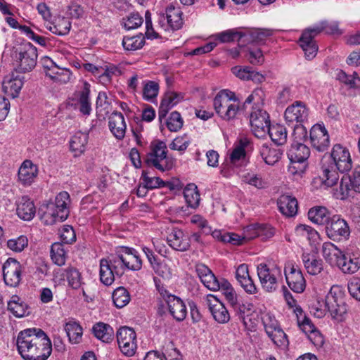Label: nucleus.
<instances>
[{"mask_svg": "<svg viewBox=\"0 0 360 360\" xmlns=\"http://www.w3.org/2000/svg\"><path fill=\"white\" fill-rule=\"evenodd\" d=\"M142 184H145L148 189H154L165 186V182L160 177H150L146 171L141 175Z\"/></svg>", "mask_w": 360, "mask_h": 360, "instance_id": "obj_63", "label": "nucleus"}, {"mask_svg": "<svg viewBox=\"0 0 360 360\" xmlns=\"http://www.w3.org/2000/svg\"><path fill=\"white\" fill-rule=\"evenodd\" d=\"M332 216L326 207L321 206L314 207L308 212V217L313 223L318 225H325L326 226Z\"/></svg>", "mask_w": 360, "mask_h": 360, "instance_id": "obj_36", "label": "nucleus"}, {"mask_svg": "<svg viewBox=\"0 0 360 360\" xmlns=\"http://www.w3.org/2000/svg\"><path fill=\"white\" fill-rule=\"evenodd\" d=\"M310 311L316 317L323 318L328 312L334 321H344L347 316V306L344 302L341 291L338 287H332L324 299H317L310 307Z\"/></svg>", "mask_w": 360, "mask_h": 360, "instance_id": "obj_2", "label": "nucleus"}, {"mask_svg": "<svg viewBox=\"0 0 360 360\" xmlns=\"http://www.w3.org/2000/svg\"><path fill=\"white\" fill-rule=\"evenodd\" d=\"M142 97L143 100L155 103L157 101V97L160 90L159 84L152 80H145L142 83Z\"/></svg>", "mask_w": 360, "mask_h": 360, "instance_id": "obj_44", "label": "nucleus"}, {"mask_svg": "<svg viewBox=\"0 0 360 360\" xmlns=\"http://www.w3.org/2000/svg\"><path fill=\"white\" fill-rule=\"evenodd\" d=\"M89 134L82 131L76 132L70 141V148L75 156H79L86 150Z\"/></svg>", "mask_w": 360, "mask_h": 360, "instance_id": "obj_37", "label": "nucleus"}, {"mask_svg": "<svg viewBox=\"0 0 360 360\" xmlns=\"http://www.w3.org/2000/svg\"><path fill=\"white\" fill-rule=\"evenodd\" d=\"M266 133L271 137L272 141L276 145H283L287 141V131L284 126L281 124H275L269 126Z\"/></svg>", "mask_w": 360, "mask_h": 360, "instance_id": "obj_46", "label": "nucleus"}, {"mask_svg": "<svg viewBox=\"0 0 360 360\" xmlns=\"http://www.w3.org/2000/svg\"><path fill=\"white\" fill-rule=\"evenodd\" d=\"M16 212L20 219L30 221L35 216L36 207L27 196H22L17 202Z\"/></svg>", "mask_w": 360, "mask_h": 360, "instance_id": "obj_32", "label": "nucleus"}, {"mask_svg": "<svg viewBox=\"0 0 360 360\" xmlns=\"http://www.w3.org/2000/svg\"><path fill=\"white\" fill-rule=\"evenodd\" d=\"M126 269L139 271L142 267V260L139 252L134 248L126 246L119 247Z\"/></svg>", "mask_w": 360, "mask_h": 360, "instance_id": "obj_27", "label": "nucleus"}, {"mask_svg": "<svg viewBox=\"0 0 360 360\" xmlns=\"http://www.w3.org/2000/svg\"><path fill=\"white\" fill-rule=\"evenodd\" d=\"M274 31L263 28H246L243 31V42L263 44L272 36Z\"/></svg>", "mask_w": 360, "mask_h": 360, "instance_id": "obj_25", "label": "nucleus"}, {"mask_svg": "<svg viewBox=\"0 0 360 360\" xmlns=\"http://www.w3.org/2000/svg\"><path fill=\"white\" fill-rule=\"evenodd\" d=\"M356 193H360V166L355 167L352 176H342L335 195L337 198L346 200Z\"/></svg>", "mask_w": 360, "mask_h": 360, "instance_id": "obj_10", "label": "nucleus"}, {"mask_svg": "<svg viewBox=\"0 0 360 360\" xmlns=\"http://www.w3.org/2000/svg\"><path fill=\"white\" fill-rule=\"evenodd\" d=\"M159 292L173 318L178 321L184 320L186 317L187 309L183 300L164 288L160 289Z\"/></svg>", "mask_w": 360, "mask_h": 360, "instance_id": "obj_14", "label": "nucleus"}, {"mask_svg": "<svg viewBox=\"0 0 360 360\" xmlns=\"http://www.w3.org/2000/svg\"><path fill=\"white\" fill-rule=\"evenodd\" d=\"M68 285L72 289H79L84 284L81 273L75 267L69 266L64 270Z\"/></svg>", "mask_w": 360, "mask_h": 360, "instance_id": "obj_48", "label": "nucleus"}, {"mask_svg": "<svg viewBox=\"0 0 360 360\" xmlns=\"http://www.w3.org/2000/svg\"><path fill=\"white\" fill-rule=\"evenodd\" d=\"M291 165L289 172L294 175L302 176L307 166L310 156V149L302 143H292L287 153Z\"/></svg>", "mask_w": 360, "mask_h": 360, "instance_id": "obj_8", "label": "nucleus"}, {"mask_svg": "<svg viewBox=\"0 0 360 360\" xmlns=\"http://www.w3.org/2000/svg\"><path fill=\"white\" fill-rule=\"evenodd\" d=\"M240 108V103L238 99H236L223 108L219 117L225 121L233 120L238 114Z\"/></svg>", "mask_w": 360, "mask_h": 360, "instance_id": "obj_53", "label": "nucleus"}, {"mask_svg": "<svg viewBox=\"0 0 360 360\" xmlns=\"http://www.w3.org/2000/svg\"><path fill=\"white\" fill-rule=\"evenodd\" d=\"M65 330L70 343L79 344L81 342L83 329L78 322L75 321H68L65 325Z\"/></svg>", "mask_w": 360, "mask_h": 360, "instance_id": "obj_41", "label": "nucleus"}, {"mask_svg": "<svg viewBox=\"0 0 360 360\" xmlns=\"http://www.w3.org/2000/svg\"><path fill=\"white\" fill-rule=\"evenodd\" d=\"M293 127L292 134V143H302L307 138V130L304 124H296Z\"/></svg>", "mask_w": 360, "mask_h": 360, "instance_id": "obj_64", "label": "nucleus"}, {"mask_svg": "<svg viewBox=\"0 0 360 360\" xmlns=\"http://www.w3.org/2000/svg\"><path fill=\"white\" fill-rule=\"evenodd\" d=\"M37 49L30 42L22 44L15 49L12 58L15 70L21 73L32 71L37 65Z\"/></svg>", "mask_w": 360, "mask_h": 360, "instance_id": "obj_6", "label": "nucleus"}, {"mask_svg": "<svg viewBox=\"0 0 360 360\" xmlns=\"http://www.w3.org/2000/svg\"><path fill=\"white\" fill-rule=\"evenodd\" d=\"M184 121L179 112L177 111L172 112L168 119L166 124L170 131L176 132L181 129Z\"/></svg>", "mask_w": 360, "mask_h": 360, "instance_id": "obj_59", "label": "nucleus"}, {"mask_svg": "<svg viewBox=\"0 0 360 360\" xmlns=\"http://www.w3.org/2000/svg\"><path fill=\"white\" fill-rule=\"evenodd\" d=\"M50 255L55 264L61 266L65 264L68 255L63 243H54L51 247Z\"/></svg>", "mask_w": 360, "mask_h": 360, "instance_id": "obj_45", "label": "nucleus"}, {"mask_svg": "<svg viewBox=\"0 0 360 360\" xmlns=\"http://www.w3.org/2000/svg\"><path fill=\"white\" fill-rule=\"evenodd\" d=\"M27 245L28 240L25 236H20L16 238L10 239L7 241L8 248L16 252H22Z\"/></svg>", "mask_w": 360, "mask_h": 360, "instance_id": "obj_61", "label": "nucleus"}, {"mask_svg": "<svg viewBox=\"0 0 360 360\" xmlns=\"http://www.w3.org/2000/svg\"><path fill=\"white\" fill-rule=\"evenodd\" d=\"M116 336L121 352L127 356H132L137 349L136 334L134 330L122 326L117 331Z\"/></svg>", "mask_w": 360, "mask_h": 360, "instance_id": "obj_12", "label": "nucleus"}, {"mask_svg": "<svg viewBox=\"0 0 360 360\" xmlns=\"http://www.w3.org/2000/svg\"><path fill=\"white\" fill-rule=\"evenodd\" d=\"M184 195L186 203L190 207L196 208L199 206L200 196L195 184H188L184 190Z\"/></svg>", "mask_w": 360, "mask_h": 360, "instance_id": "obj_47", "label": "nucleus"}, {"mask_svg": "<svg viewBox=\"0 0 360 360\" xmlns=\"http://www.w3.org/2000/svg\"><path fill=\"white\" fill-rule=\"evenodd\" d=\"M330 163L336 166L341 173L349 172L352 167V160L349 148L342 144H335L330 151Z\"/></svg>", "mask_w": 360, "mask_h": 360, "instance_id": "obj_15", "label": "nucleus"}, {"mask_svg": "<svg viewBox=\"0 0 360 360\" xmlns=\"http://www.w3.org/2000/svg\"><path fill=\"white\" fill-rule=\"evenodd\" d=\"M282 150L272 144L263 143L259 148V155L266 165H274L282 156Z\"/></svg>", "mask_w": 360, "mask_h": 360, "instance_id": "obj_33", "label": "nucleus"}, {"mask_svg": "<svg viewBox=\"0 0 360 360\" xmlns=\"http://www.w3.org/2000/svg\"><path fill=\"white\" fill-rule=\"evenodd\" d=\"M336 79L349 88L354 89L360 86V79L355 72L352 75H347L345 71L340 70L336 73Z\"/></svg>", "mask_w": 360, "mask_h": 360, "instance_id": "obj_51", "label": "nucleus"}, {"mask_svg": "<svg viewBox=\"0 0 360 360\" xmlns=\"http://www.w3.org/2000/svg\"><path fill=\"white\" fill-rule=\"evenodd\" d=\"M328 237L334 241H341L349 238L350 229L348 223L339 214H333L326 226Z\"/></svg>", "mask_w": 360, "mask_h": 360, "instance_id": "obj_13", "label": "nucleus"}, {"mask_svg": "<svg viewBox=\"0 0 360 360\" xmlns=\"http://www.w3.org/2000/svg\"><path fill=\"white\" fill-rule=\"evenodd\" d=\"M309 139L311 146L317 151L323 152L329 147V134L323 124H316L311 127Z\"/></svg>", "mask_w": 360, "mask_h": 360, "instance_id": "obj_20", "label": "nucleus"}, {"mask_svg": "<svg viewBox=\"0 0 360 360\" xmlns=\"http://www.w3.org/2000/svg\"><path fill=\"white\" fill-rule=\"evenodd\" d=\"M159 23L165 30H177L183 25L182 11L179 7L169 5L159 17Z\"/></svg>", "mask_w": 360, "mask_h": 360, "instance_id": "obj_18", "label": "nucleus"}, {"mask_svg": "<svg viewBox=\"0 0 360 360\" xmlns=\"http://www.w3.org/2000/svg\"><path fill=\"white\" fill-rule=\"evenodd\" d=\"M94 336L104 343H110L114 340V330L108 323L98 322L92 327Z\"/></svg>", "mask_w": 360, "mask_h": 360, "instance_id": "obj_35", "label": "nucleus"}, {"mask_svg": "<svg viewBox=\"0 0 360 360\" xmlns=\"http://www.w3.org/2000/svg\"><path fill=\"white\" fill-rule=\"evenodd\" d=\"M251 130L257 138L265 136L270 126L269 115L266 110L254 108L250 116Z\"/></svg>", "mask_w": 360, "mask_h": 360, "instance_id": "obj_16", "label": "nucleus"}, {"mask_svg": "<svg viewBox=\"0 0 360 360\" xmlns=\"http://www.w3.org/2000/svg\"><path fill=\"white\" fill-rule=\"evenodd\" d=\"M143 22L139 13H131L122 20V25L126 30H134L140 27Z\"/></svg>", "mask_w": 360, "mask_h": 360, "instance_id": "obj_54", "label": "nucleus"}, {"mask_svg": "<svg viewBox=\"0 0 360 360\" xmlns=\"http://www.w3.org/2000/svg\"><path fill=\"white\" fill-rule=\"evenodd\" d=\"M195 271L205 287L210 290L216 291V289L219 288L218 278L206 265L198 264L195 266Z\"/></svg>", "mask_w": 360, "mask_h": 360, "instance_id": "obj_30", "label": "nucleus"}, {"mask_svg": "<svg viewBox=\"0 0 360 360\" xmlns=\"http://www.w3.org/2000/svg\"><path fill=\"white\" fill-rule=\"evenodd\" d=\"M237 99L235 94L229 90H221L213 101L214 108L217 114L220 116L221 112L227 105Z\"/></svg>", "mask_w": 360, "mask_h": 360, "instance_id": "obj_38", "label": "nucleus"}, {"mask_svg": "<svg viewBox=\"0 0 360 360\" xmlns=\"http://www.w3.org/2000/svg\"><path fill=\"white\" fill-rule=\"evenodd\" d=\"M108 127L110 132L117 140H122L125 136L127 124L123 114L114 111L108 117Z\"/></svg>", "mask_w": 360, "mask_h": 360, "instance_id": "obj_24", "label": "nucleus"}, {"mask_svg": "<svg viewBox=\"0 0 360 360\" xmlns=\"http://www.w3.org/2000/svg\"><path fill=\"white\" fill-rule=\"evenodd\" d=\"M322 253L327 262L338 266L344 274H354L360 268V257L345 254L331 243L323 245Z\"/></svg>", "mask_w": 360, "mask_h": 360, "instance_id": "obj_5", "label": "nucleus"}, {"mask_svg": "<svg viewBox=\"0 0 360 360\" xmlns=\"http://www.w3.org/2000/svg\"><path fill=\"white\" fill-rule=\"evenodd\" d=\"M16 345L23 360H46L52 352L51 341L41 328H32L20 331Z\"/></svg>", "mask_w": 360, "mask_h": 360, "instance_id": "obj_1", "label": "nucleus"}, {"mask_svg": "<svg viewBox=\"0 0 360 360\" xmlns=\"http://www.w3.org/2000/svg\"><path fill=\"white\" fill-rule=\"evenodd\" d=\"M302 259L307 271L311 275H317L323 270V261L314 255L304 253Z\"/></svg>", "mask_w": 360, "mask_h": 360, "instance_id": "obj_43", "label": "nucleus"}, {"mask_svg": "<svg viewBox=\"0 0 360 360\" xmlns=\"http://www.w3.org/2000/svg\"><path fill=\"white\" fill-rule=\"evenodd\" d=\"M145 38L142 34L134 37H124L122 40V46L125 50L136 51L143 47Z\"/></svg>", "mask_w": 360, "mask_h": 360, "instance_id": "obj_52", "label": "nucleus"}, {"mask_svg": "<svg viewBox=\"0 0 360 360\" xmlns=\"http://www.w3.org/2000/svg\"><path fill=\"white\" fill-rule=\"evenodd\" d=\"M112 298L115 306L117 308L125 307L131 300L129 292L124 287L116 288L112 292Z\"/></svg>", "mask_w": 360, "mask_h": 360, "instance_id": "obj_50", "label": "nucleus"}, {"mask_svg": "<svg viewBox=\"0 0 360 360\" xmlns=\"http://www.w3.org/2000/svg\"><path fill=\"white\" fill-rule=\"evenodd\" d=\"M99 276L101 282L107 286L110 285L115 281L116 274H114L105 259L100 261Z\"/></svg>", "mask_w": 360, "mask_h": 360, "instance_id": "obj_49", "label": "nucleus"}, {"mask_svg": "<svg viewBox=\"0 0 360 360\" xmlns=\"http://www.w3.org/2000/svg\"><path fill=\"white\" fill-rule=\"evenodd\" d=\"M323 31L330 34L340 35L342 34L337 21H322L313 27L304 30L299 39V44L304 51L307 60H312L316 56L318 45L314 37Z\"/></svg>", "mask_w": 360, "mask_h": 360, "instance_id": "obj_3", "label": "nucleus"}, {"mask_svg": "<svg viewBox=\"0 0 360 360\" xmlns=\"http://www.w3.org/2000/svg\"><path fill=\"white\" fill-rule=\"evenodd\" d=\"M190 238L181 229H174L167 236L170 247L178 251H186L190 247Z\"/></svg>", "mask_w": 360, "mask_h": 360, "instance_id": "obj_29", "label": "nucleus"}, {"mask_svg": "<svg viewBox=\"0 0 360 360\" xmlns=\"http://www.w3.org/2000/svg\"><path fill=\"white\" fill-rule=\"evenodd\" d=\"M214 319L219 323H226L230 320V314L225 305L214 295H207L205 298Z\"/></svg>", "mask_w": 360, "mask_h": 360, "instance_id": "obj_21", "label": "nucleus"}, {"mask_svg": "<svg viewBox=\"0 0 360 360\" xmlns=\"http://www.w3.org/2000/svg\"><path fill=\"white\" fill-rule=\"evenodd\" d=\"M184 98V96L181 94H179L174 91H167L165 93L162 98L159 110H158V118L160 121L165 119L167 114L174 105L179 103Z\"/></svg>", "mask_w": 360, "mask_h": 360, "instance_id": "obj_28", "label": "nucleus"}, {"mask_svg": "<svg viewBox=\"0 0 360 360\" xmlns=\"http://www.w3.org/2000/svg\"><path fill=\"white\" fill-rule=\"evenodd\" d=\"M279 211L284 216L292 217L297 214L298 202L295 197L289 195H282L277 200Z\"/></svg>", "mask_w": 360, "mask_h": 360, "instance_id": "obj_31", "label": "nucleus"}, {"mask_svg": "<svg viewBox=\"0 0 360 360\" xmlns=\"http://www.w3.org/2000/svg\"><path fill=\"white\" fill-rule=\"evenodd\" d=\"M339 172H340L333 164L330 162H322L319 174V179L323 184L331 187L337 184Z\"/></svg>", "mask_w": 360, "mask_h": 360, "instance_id": "obj_26", "label": "nucleus"}, {"mask_svg": "<svg viewBox=\"0 0 360 360\" xmlns=\"http://www.w3.org/2000/svg\"><path fill=\"white\" fill-rule=\"evenodd\" d=\"M8 309L17 318H21L30 314L27 304L18 295H13L8 302Z\"/></svg>", "mask_w": 360, "mask_h": 360, "instance_id": "obj_39", "label": "nucleus"}, {"mask_svg": "<svg viewBox=\"0 0 360 360\" xmlns=\"http://www.w3.org/2000/svg\"><path fill=\"white\" fill-rule=\"evenodd\" d=\"M47 29L53 34L58 35H66L71 28V22L67 18L58 16L55 18L50 25H46Z\"/></svg>", "mask_w": 360, "mask_h": 360, "instance_id": "obj_40", "label": "nucleus"}, {"mask_svg": "<svg viewBox=\"0 0 360 360\" xmlns=\"http://www.w3.org/2000/svg\"><path fill=\"white\" fill-rule=\"evenodd\" d=\"M309 117V110L301 101H295L289 105L285 111L284 117L289 126L296 124H304Z\"/></svg>", "mask_w": 360, "mask_h": 360, "instance_id": "obj_19", "label": "nucleus"}, {"mask_svg": "<svg viewBox=\"0 0 360 360\" xmlns=\"http://www.w3.org/2000/svg\"><path fill=\"white\" fill-rule=\"evenodd\" d=\"M243 181L258 189H262L266 186V182L262 175L259 174L248 172L243 176Z\"/></svg>", "mask_w": 360, "mask_h": 360, "instance_id": "obj_56", "label": "nucleus"}, {"mask_svg": "<svg viewBox=\"0 0 360 360\" xmlns=\"http://www.w3.org/2000/svg\"><path fill=\"white\" fill-rule=\"evenodd\" d=\"M191 143V139L184 134L182 136L176 137L170 144L172 150H178L181 153L184 152Z\"/></svg>", "mask_w": 360, "mask_h": 360, "instance_id": "obj_60", "label": "nucleus"}, {"mask_svg": "<svg viewBox=\"0 0 360 360\" xmlns=\"http://www.w3.org/2000/svg\"><path fill=\"white\" fill-rule=\"evenodd\" d=\"M243 31H237L234 30H228L220 33L217 34L214 36L215 39L220 41L221 42H230L235 40L243 41Z\"/></svg>", "mask_w": 360, "mask_h": 360, "instance_id": "obj_55", "label": "nucleus"}, {"mask_svg": "<svg viewBox=\"0 0 360 360\" xmlns=\"http://www.w3.org/2000/svg\"><path fill=\"white\" fill-rule=\"evenodd\" d=\"M89 95L90 84L84 82L82 89L78 91L77 96L79 112L84 115H89L92 110Z\"/></svg>", "mask_w": 360, "mask_h": 360, "instance_id": "obj_34", "label": "nucleus"}, {"mask_svg": "<svg viewBox=\"0 0 360 360\" xmlns=\"http://www.w3.org/2000/svg\"><path fill=\"white\" fill-rule=\"evenodd\" d=\"M105 259L116 276H121L124 274L126 268L123 261V255H121L119 247L116 248L114 254Z\"/></svg>", "mask_w": 360, "mask_h": 360, "instance_id": "obj_42", "label": "nucleus"}, {"mask_svg": "<svg viewBox=\"0 0 360 360\" xmlns=\"http://www.w3.org/2000/svg\"><path fill=\"white\" fill-rule=\"evenodd\" d=\"M295 233L298 236L304 237L313 241H315L319 238L318 232L311 226L305 224L297 226Z\"/></svg>", "mask_w": 360, "mask_h": 360, "instance_id": "obj_57", "label": "nucleus"}, {"mask_svg": "<svg viewBox=\"0 0 360 360\" xmlns=\"http://www.w3.org/2000/svg\"><path fill=\"white\" fill-rule=\"evenodd\" d=\"M25 81V76L21 72H11L6 76L2 82V89L4 92L13 98H17L24 85Z\"/></svg>", "mask_w": 360, "mask_h": 360, "instance_id": "obj_22", "label": "nucleus"}, {"mask_svg": "<svg viewBox=\"0 0 360 360\" xmlns=\"http://www.w3.org/2000/svg\"><path fill=\"white\" fill-rule=\"evenodd\" d=\"M268 337L271 340L274 345L281 348H286L288 346L289 342L287 335L281 328H278L271 334L268 335Z\"/></svg>", "mask_w": 360, "mask_h": 360, "instance_id": "obj_58", "label": "nucleus"}, {"mask_svg": "<svg viewBox=\"0 0 360 360\" xmlns=\"http://www.w3.org/2000/svg\"><path fill=\"white\" fill-rule=\"evenodd\" d=\"M70 195L66 191L60 192L54 201L43 203L39 209L41 219L46 225L62 222L67 219L70 214Z\"/></svg>", "mask_w": 360, "mask_h": 360, "instance_id": "obj_4", "label": "nucleus"}, {"mask_svg": "<svg viewBox=\"0 0 360 360\" xmlns=\"http://www.w3.org/2000/svg\"><path fill=\"white\" fill-rule=\"evenodd\" d=\"M257 276L264 290L268 292L276 291L282 280V270L277 264L261 263L257 267Z\"/></svg>", "mask_w": 360, "mask_h": 360, "instance_id": "obj_7", "label": "nucleus"}, {"mask_svg": "<svg viewBox=\"0 0 360 360\" xmlns=\"http://www.w3.org/2000/svg\"><path fill=\"white\" fill-rule=\"evenodd\" d=\"M3 278L6 285L18 286L22 278V266L14 258H8L2 266Z\"/></svg>", "mask_w": 360, "mask_h": 360, "instance_id": "obj_17", "label": "nucleus"}, {"mask_svg": "<svg viewBox=\"0 0 360 360\" xmlns=\"http://www.w3.org/2000/svg\"><path fill=\"white\" fill-rule=\"evenodd\" d=\"M284 275L286 283L291 290L295 293L304 292L306 288V281L298 265L292 261L285 262Z\"/></svg>", "mask_w": 360, "mask_h": 360, "instance_id": "obj_11", "label": "nucleus"}, {"mask_svg": "<svg viewBox=\"0 0 360 360\" xmlns=\"http://www.w3.org/2000/svg\"><path fill=\"white\" fill-rule=\"evenodd\" d=\"M38 172V167L30 160H25L18 169V180L25 186H30L35 181Z\"/></svg>", "mask_w": 360, "mask_h": 360, "instance_id": "obj_23", "label": "nucleus"}, {"mask_svg": "<svg viewBox=\"0 0 360 360\" xmlns=\"http://www.w3.org/2000/svg\"><path fill=\"white\" fill-rule=\"evenodd\" d=\"M167 154L166 143L160 140L153 141L150 144V150L146 155V163L160 172L169 170L172 167V162Z\"/></svg>", "mask_w": 360, "mask_h": 360, "instance_id": "obj_9", "label": "nucleus"}, {"mask_svg": "<svg viewBox=\"0 0 360 360\" xmlns=\"http://www.w3.org/2000/svg\"><path fill=\"white\" fill-rule=\"evenodd\" d=\"M262 320L267 335L280 328L276 318L269 313L264 314Z\"/></svg>", "mask_w": 360, "mask_h": 360, "instance_id": "obj_62", "label": "nucleus"}]
</instances>
